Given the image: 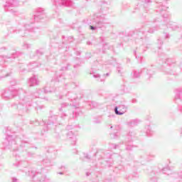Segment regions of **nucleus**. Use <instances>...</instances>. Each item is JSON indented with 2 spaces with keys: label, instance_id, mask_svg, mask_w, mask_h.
<instances>
[{
  "label": "nucleus",
  "instance_id": "1",
  "mask_svg": "<svg viewBox=\"0 0 182 182\" xmlns=\"http://www.w3.org/2000/svg\"><path fill=\"white\" fill-rule=\"evenodd\" d=\"M115 113L116 114H123V113L119 112V111L117 110V107L115 108Z\"/></svg>",
  "mask_w": 182,
  "mask_h": 182
},
{
  "label": "nucleus",
  "instance_id": "2",
  "mask_svg": "<svg viewBox=\"0 0 182 182\" xmlns=\"http://www.w3.org/2000/svg\"><path fill=\"white\" fill-rule=\"evenodd\" d=\"M90 29H95V27H93V26H90Z\"/></svg>",
  "mask_w": 182,
  "mask_h": 182
}]
</instances>
